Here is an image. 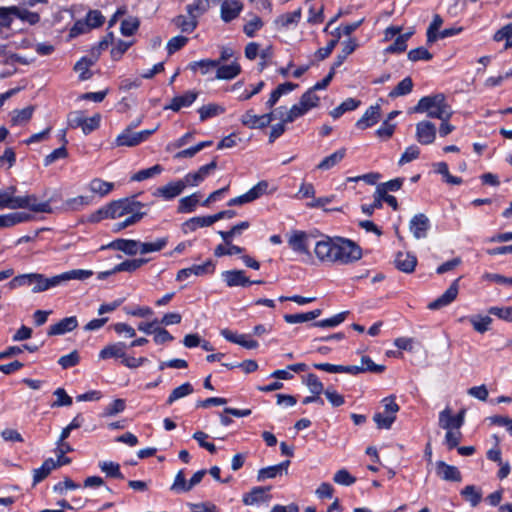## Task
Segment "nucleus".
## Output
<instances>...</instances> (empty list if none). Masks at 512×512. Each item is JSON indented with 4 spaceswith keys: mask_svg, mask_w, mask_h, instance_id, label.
<instances>
[{
    "mask_svg": "<svg viewBox=\"0 0 512 512\" xmlns=\"http://www.w3.org/2000/svg\"><path fill=\"white\" fill-rule=\"evenodd\" d=\"M250 227L248 221H242L234 225L229 231H219L218 234L221 236L226 245H230V241L236 235H239L242 230H246Z\"/></svg>",
    "mask_w": 512,
    "mask_h": 512,
    "instance_id": "nucleus-44",
    "label": "nucleus"
},
{
    "mask_svg": "<svg viewBox=\"0 0 512 512\" xmlns=\"http://www.w3.org/2000/svg\"><path fill=\"white\" fill-rule=\"evenodd\" d=\"M100 119L99 114L86 118L80 111L70 112L67 116L68 126L73 129L80 127L85 135L90 134L99 127Z\"/></svg>",
    "mask_w": 512,
    "mask_h": 512,
    "instance_id": "nucleus-6",
    "label": "nucleus"
},
{
    "mask_svg": "<svg viewBox=\"0 0 512 512\" xmlns=\"http://www.w3.org/2000/svg\"><path fill=\"white\" fill-rule=\"evenodd\" d=\"M198 93L195 91H186L182 95L172 98L169 105L164 107L165 110H172L174 112L180 111L184 107H189L197 99Z\"/></svg>",
    "mask_w": 512,
    "mask_h": 512,
    "instance_id": "nucleus-18",
    "label": "nucleus"
},
{
    "mask_svg": "<svg viewBox=\"0 0 512 512\" xmlns=\"http://www.w3.org/2000/svg\"><path fill=\"white\" fill-rule=\"evenodd\" d=\"M464 413V410H462L456 416H453L450 409H444L439 414L440 427L446 430L460 429L464 423Z\"/></svg>",
    "mask_w": 512,
    "mask_h": 512,
    "instance_id": "nucleus-13",
    "label": "nucleus"
},
{
    "mask_svg": "<svg viewBox=\"0 0 512 512\" xmlns=\"http://www.w3.org/2000/svg\"><path fill=\"white\" fill-rule=\"evenodd\" d=\"M220 333L227 341L238 344L246 349H255L259 345L256 340L247 339L246 335L233 333L227 328L222 329Z\"/></svg>",
    "mask_w": 512,
    "mask_h": 512,
    "instance_id": "nucleus-22",
    "label": "nucleus"
},
{
    "mask_svg": "<svg viewBox=\"0 0 512 512\" xmlns=\"http://www.w3.org/2000/svg\"><path fill=\"white\" fill-rule=\"evenodd\" d=\"M215 223L213 215L197 216L190 218L182 224V231L184 233L195 231L198 228L208 227Z\"/></svg>",
    "mask_w": 512,
    "mask_h": 512,
    "instance_id": "nucleus-24",
    "label": "nucleus"
},
{
    "mask_svg": "<svg viewBox=\"0 0 512 512\" xmlns=\"http://www.w3.org/2000/svg\"><path fill=\"white\" fill-rule=\"evenodd\" d=\"M96 59L83 57L74 66V70L79 72L80 80L84 81L91 78L92 73L90 67L94 65Z\"/></svg>",
    "mask_w": 512,
    "mask_h": 512,
    "instance_id": "nucleus-38",
    "label": "nucleus"
},
{
    "mask_svg": "<svg viewBox=\"0 0 512 512\" xmlns=\"http://www.w3.org/2000/svg\"><path fill=\"white\" fill-rule=\"evenodd\" d=\"M148 261H149V259H145V258L125 260L114 267V272H117V273L118 272H130L131 273V272H134L137 269H139L141 266L146 264Z\"/></svg>",
    "mask_w": 512,
    "mask_h": 512,
    "instance_id": "nucleus-40",
    "label": "nucleus"
},
{
    "mask_svg": "<svg viewBox=\"0 0 512 512\" xmlns=\"http://www.w3.org/2000/svg\"><path fill=\"white\" fill-rule=\"evenodd\" d=\"M168 243L167 237L158 238L153 242H140L139 253L147 254L158 252L165 248Z\"/></svg>",
    "mask_w": 512,
    "mask_h": 512,
    "instance_id": "nucleus-39",
    "label": "nucleus"
},
{
    "mask_svg": "<svg viewBox=\"0 0 512 512\" xmlns=\"http://www.w3.org/2000/svg\"><path fill=\"white\" fill-rule=\"evenodd\" d=\"M436 473L445 481L460 482L462 480L459 469L456 466L445 463L444 461H438L436 463Z\"/></svg>",
    "mask_w": 512,
    "mask_h": 512,
    "instance_id": "nucleus-19",
    "label": "nucleus"
},
{
    "mask_svg": "<svg viewBox=\"0 0 512 512\" xmlns=\"http://www.w3.org/2000/svg\"><path fill=\"white\" fill-rule=\"evenodd\" d=\"M186 188L184 180H178L176 182H170L165 186L159 187L156 190V195H159L167 200L173 199L180 195Z\"/></svg>",
    "mask_w": 512,
    "mask_h": 512,
    "instance_id": "nucleus-23",
    "label": "nucleus"
},
{
    "mask_svg": "<svg viewBox=\"0 0 512 512\" xmlns=\"http://www.w3.org/2000/svg\"><path fill=\"white\" fill-rule=\"evenodd\" d=\"M271 487H254L249 493L243 496V503L245 505H253L260 501H266L270 499V495L266 494Z\"/></svg>",
    "mask_w": 512,
    "mask_h": 512,
    "instance_id": "nucleus-27",
    "label": "nucleus"
},
{
    "mask_svg": "<svg viewBox=\"0 0 512 512\" xmlns=\"http://www.w3.org/2000/svg\"><path fill=\"white\" fill-rule=\"evenodd\" d=\"M436 127L430 121H421L416 124V139L422 145H429L435 141Z\"/></svg>",
    "mask_w": 512,
    "mask_h": 512,
    "instance_id": "nucleus-11",
    "label": "nucleus"
},
{
    "mask_svg": "<svg viewBox=\"0 0 512 512\" xmlns=\"http://www.w3.org/2000/svg\"><path fill=\"white\" fill-rule=\"evenodd\" d=\"M305 383L312 394L321 395L324 392L323 383L313 373L307 375Z\"/></svg>",
    "mask_w": 512,
    "mask_h": 512,
    "instance_id": "nucleus-60",
    "label": "nucleus"
},
{
    "mask_svg": "<svg viewBox=\"0 0 512 512\" xmlns=\"http://www.w3.org/2000/svg\"><path fill=\"white\" fill-rule=\"evenodd\" d=\"M32 284H34L32 292L39 293V292L46 291L50 288L59 286L60 281H59L58 275L53 276L51 278H46L43 274L30 273V274H23V275L14 277L9 282L8 285L11 289H15L20 286L32 285Z\"/></svg>",
    "mask_w": 512,
    "mask_h": 512,
    "instance_id": "nucleus-3",
    "label": "nucleus"
},
{
    "mask_svg": "<svg viewBox=\"0 0 512 512\" xmlns=\"http://www.w3.org/2000/svg\"><path fill=\"white\" fill-rule=\"evenodd\" d=\"M301 13V8H298L294 12L280 15L276 22L279 23L282 27H288L291 24L298 23L301 18Z\"/></svg>",
    "mask_w": 512,
    "mask_h": 512,
    "instance_id": "nucleus-57",
    "label": "nucleus"
},
{
    "mask_svg": "<svg viewBox=\"0 0 512 512\" xmlns=\"http://www.w3.org/2000/svg\"><path fill=\"white\" fill-rule=\"evenodd\" d=\"M380 117H381L380 105H378V104L372 105L365 111L363 116L356 122V127L361 130H365V129L375 125L376 123H378V121L380 120Z\"/></svg>",
    "mask_w": 512,
    "mask_h": 512,
    "instance_id": "nucleus-17",
    "label": "nucleus"
},
{
    "mask_svg": "<svg viewBox=\"0 0 512 512\" xmlns=\"http://www.w3.org/2000/svg\"><path fill=\"white\" fill-rule=\"evenodd\" d=\"M220 64V61H215L211 59H203L200 61L192 62L188 65V68L194 72L200 70L201 74L205 75L211 70L217 68Z\"/></svg>",
    "mask_w": 512,
    "mask_h": 512,
    "instance_id": "nucleus-42",
    "label": "nucleus"
},
{
    "mask_svg": "<svg viewBox=\"0 0 512 512\" xmlns=\"http://www.w3.org/2000/svg\"><path fill=\"white\" fill-rule=\"evenodd\" d=\"M35 107L30 105L20 110L12 111L11 123L12 125H21L29 122L32 118Z\"/></svg>",
    "mask_w": 512,
    "mask_h": 512,
    "instance_id": "nucleus-37",
    "label": "nucleus"
},
{
    "mask_svg": "<svg viewBox=\"0 0 512 512\" xmlns=\"http://www.w3.org/2000/svg\"><path fill=\"white\" fill-rule=\"evenodd\" d=\"M15 186H9L0 190V209H29L36 213H51L50 201L38 202L34 194L25 196H14Z\"/></svg>",
    "mask_w": 512,
    "mask_h": 512,
    "instance_id": "nucleus-1",
    "label": "nucleus"
},
{
    "mask_svg": "<svg viewBox=\"0 0 512 512\" xmlns=\"http://www.w3.org/2000/svg\"><path fill=\"white\" fill-rule=\"evenodd\" d=\"M321 313L320 309H315L306 313L286 314L284 320L289 324L303 323L316 319Z\"/></svg>",
    "mask_w": 512,
    "mask_h": 512,
    "instance_id": "nucleus-30",
    "label": "nucleus"
},
{
    "mask_svg": "<svg viewBox=\"0 0 512 512\" xmlns=\"http://www.w3.org/2000/svg\"><path fill=\"white\" fill-rule=\"evenodd\" d=\"M470 323L472 324L475 331L483 334L490 329V325L492 323V318L490 316H472L469 318Z\"/></svg>",
    "mask_w": 512,
    "mask_h": 512,
    "instance_id": "nucleus-48",
    "label": "nucleus"
},
{
    "mask_svg": "<svg viewBox=\"0 0 512 512\" xmlns=\"http://www.w3.org/2000/svg\"><path fill=\"white\" fill-rule=\"evenodd\" d=\"M395 419H396V416L386 415L385 412L384 413L378 412V413L374 414V416H373V420L375 421V423L379 429H389L392 426Z\"/></svg>",
    "mask_w": 512,
    "mask_h": 512,
    "instance_id": "nucleus-64",
    "label": "nucleus"
},
{
    "mask_svg": "<svg viewBox=\"0 0 512 512\" xmlns=\"http://www.w3.org/2000/svg\"><path fill=\"white\" fill-rule=\"evenodd\" d=\"M199 203L198 193H193L190 196L183 197L179 201L178 212L179 213H191L195 210Z\"/></svg>",
    "mask_w": 512,
    "mask_h": 512,
    "instance_id": "nucleus-45",
    "label": "nucleus"
},
{
    "mask_svg": "<svg viewBox=\"0 0 512 512\" xmlns=\"http://www.w3.org/2000/svg\"><path fill=\"white\" fill-rule=\"evenodd\" d=\"M140 22L137 17H128L121 22V33L124 36H132L139 28Z\"/></svg>",
    "mask_w": 512,
    "mask_h": 512,
    "instance_id": "nucleus-54",
    "label": "nucleus"
},
{
    "mask_svg": "<svg viewBox=\"0 0 512 512\" xmlns=\"http://www.w3.org/2000/svg\"><path fill=\"white\" fill-rule=\"evenodd\" d=\"M432 57L433 55L425 47H418L408 52V59L413 62L419 60L429 61Z\"/></svg>",
    "mask_w": 512,
    "mask_h": 512,
    "instance_id": "nucleus-63",
    "label": "nucleus"
},
{
    "mask_svg": "<svg viewBox=\"0 0 512 512\" xmlns=\"http://www.w3.org/2000/svg\"><path fill=\"white\" fill-rule=\"evenodd\" d=\"M99 468L107 477L124 479V475L120 471V465L113 461H103L99 463Z\"/></svg>",
    "mask_w": 512,
    "mask_h": 512,
    "instance_id": "nucleus-43",
    "label": "nucleus"
},
{
    "mask_svg": "<svg viewBox=\"0 0 512 512\" xmlns=\"http://www.w3.org/2000/svg\"><path fill=\"white\" fill-rule=\"evenodd\" d=\"M77 325L78 321L75 316L66 317L60 320L58 323L51 325L47 334L49 336L63 335L67 332L73 331Z\"/></svg>",
    "mask_w": 512,
    "mask_h": 512,
    "instance_id": "nucleus-21",
    "label": "nucleus"
},
{
    "mask_svg": "<svg viewBox=\"0 0 512 512\" xmlns=\"http://www.w3.org/2000/svg\"><path fill=\"white\" fill-rule=\"evenodd\" d=\"M216 168H217V161L215 158L210 163L201 166L198 169V171H196L194 173H188L184 177L183 180L186 183V186H197Z\"/></svg>",
    "mask_w": 512,
    "mask_h": 512,
    "instance_id": "nucleus-14",
    "label": "nucleus"
},
{
    "mask_svg": "<svg viewBox=\"0 0 512 512\" xmlns=\"http://www.w3.org/2000/svg\"><path fill=\"white\" fill-rule=\"evenodd\" d=\"M460 495L472 507H476L482 501L483 492L475 485H467L461 490Z\"/></svg>",
    "mask_w": 512,
    "mask_h": 512,
    "instance_id": "nucleus-26",
    "label": "nucleus"
},
{
    "mask_svg": "<svg viewBox=\"0 0 512 512\" xmlns=\"http://www.w3.org/2000/svg\"><path fill=\"white\" fill-rule=\"evenodd\" d=\"M209 0H193V3L186 6V11L191 19L197 20L209 9Z\"/></svg>",
    "mask_w": 512,
    "mask_h": 512,
    "instance_id": "nucleus-33",
    "label": "nucleus"
},
{
    "mask_svg": "<svg viewBox=\"0 0 512 512\" xmlns=\"http://www.w3.org/2000/svg\"><path fill=\"white\" fill-rule=\"evenodd\" d=\"M357 48V42L355 39H348L343 42V48L341 52L337 55L335 61L333 62L331 68L336 71L338 67H340L346 58L352 54Z\"/></svg>",
    "mask_w": 512,
    "mask_h": 512,
    "instance_id": "nucleus-29",
    "label": "nucleus"
},
{
    "mask_svg": "<svg viewBox=\"0 0 512 512\" xmlns=\"http://www.w3.org/2000/svg\"><path fill=\"white\" fill-rule=\"evenodd\" d=\"M140 241L132 239H116L107 245H103L101 250L114 249L122 251L127 255L134 256L139 252Z\"/></svg>",
    "mask_w": 512,
    "mask_h": 512,
    "instance_id": "nucleus-12",
    "label": "nucleus"
},
{
    "mask_svg": "<svg viewBox=\"0 0 512 512\" xmlns=\"http://www.w3.org/2000/svg\"><path fill=\"white\" fill-rule=\"evenodd\" d=\"M14 17L19 18L22 21H26L31 25L38 23L40 20L38 13L31 12L27 9H22L19 7H16V11H14Z\"/></svg>",
    "mask_w": 512,
    "mask_h": 512,
    "instance_id": "nucleus-59",
    "label": "nucleus"
},
{
    "mask_svg": "<svg viewBox=\"0 0 512 512\" xmlns=\"http://www.w3.org/2000/svg\"><path fill=\"white\" fill-rule=\"evenodd\" d=\"M385 194V191L384 189H381V190H378L376 188V191L374 193V201L372 204L370 205H362L361 209L363 211V213L367 214V215H372L374 210L375 209H380L382 208V197L383 195Z\"/></svg>",
    "mask_w": 512,
    "mask_h": 512,
    "instance_id": "nucleus-56",
    "label": "nucleus"
},
{
    "mask_svg": "<svg viewBox=\"0 0 512 512\" xmlns=\"http://www.w3.org/2000/svg\"><path fill=\"white\" fill-rule=\"evenodd\" d=\"M315 237L304 231H292L288 238L289 247L299 254L309 255V248L313 244Z\"/></svg>",
    "mask_w": 512,
    "mask_h": 512,
    "instance_id": "nucleus-7",
    "label": "nucleus"
},
{
    "mask_svg": "<svg viewBox=\"0 0 512 512\" xmlns=\"http://www.w3.org/2000/svg\"><path fill=\"white\" fill-rule=\"evenodd\" d=\"M172 491L176 493H185L189 491L188 482L185 479L184 471L180 470L174 479V482L170 488Z\"/></svg>",
    "mask_w": 512,
    "mask_h": 512,
    "instance_id": "nucleus-62",
    "label": "nucleus"
},
{
    "mask_svg": "<svg viewBox=\"0 0 512 512\" xmlns=\"http://www.w3.org/2000/svg\"><path fill=\"white\" fill-rule=\"evenodd\" d=\"M320 98L315 94L313 89H308L300 98L302 106H305L308 111L318 106Z\"/></svg>",
    "mask_w": 512,
    "mask_h": 512,
    "instance_id": "nucleus-61",
    "label": "nucleus"
},
{
    "mask_svg": "<svg viewBox=\"0 0 512 512\" xmlns=\"http://www.w3.org/2000/svg\"><path fill=\"white\" fill-rule=\"evenodd\" d=\"M126 402L124 399H115L112 403L105 407L102 416L111 417L125 410Z\"/></svg>",
    "mask_w": 512,
    "mask_h": 512,
    "instance_id": "nucleus-55",
    "label": "nucleus"
},
{
    "mask_svg": "<svg viewBox=\"0 0 512 512\" xmlns=\"http://www.w3.org/2000/svg\"><path fill=\"white\" fill-rule=\"evenodd\" d=\"M163 171V167L159 164H156L150 168L143 169L138 171L136 174L132 176L133 181H143L148 178H151L155 175L160 174Z\"/></svg>",
    "mask_w": 512,
    "mask_h": 512,
    "instance_id": "nucleus-53",
    "label": "nucleus"
},
{
    "mask_svg": "<svg viewBox=\"0 0 512 512\" xmlns=\"http://www.w3.org/2000/svg\"><path fill=\"white\" fill-rule=\"evenodd\" d=\"M222 278L228 287H246L251 285V280L243 270H227L222 272Z\"/></svg>",
    "mask_w": 512,
    "mask_h": 512,
    "instance_id": "nucleus-16",
    "label": "nucleus"
},
{
    "mask_svg": "<svg viewBox=\"0 0 512 512\" xmlns=\"http://www.w3.org/2000/svg\"><path fill=\"white\" fill-rule=\"evenodd\" d=\"M126 345L123 342H117L110 345L105 346L99 354L101 359H109V358H124L126 355L125 352Z\"/></svg>",
    "mask_w": 512,
    "mask_h": 512,
    "instance_id": "nucleus-28",
    "label": "nucleus"
},
{
    "mask_svg": "<svg viewBox=\"0 0 512 512\" xmlns=\"http://www.w3.org/2000/svg\"><path fill=\"white\" fill-rule=\"evenodd\" d=\"M93 200L92 196H77L74 198L67 199L64 202V209L67 211H79L83 207L88 206Z\"/></svg>",
    "mask_w": 512,
    "mask_h": 512,
    "instance_id": "nucleus-35",
    "label": "nucleus"
},
{
    "mask_svg": "<svg viewBox=\"0 0 512 512\" xmlns=\"http://www.w3.org/2000/svg\"><path fill=\"white\" fill-rule=\"evenodd\" d=\"M224 111H225V109L222 106L214 104V103L204 105V106L200 107L198 110L201 121H205L209 118H212L219 114H222Z\"/></svg>",
    "mask_w": 512,
    "mask_h": 512,
    "instance_id": "nucleus-49",
    "label": "nucleus"
},
{
    "mask_svg": "<svg viewBox=\"0 0 512 512\" xmlns=\"http://www.w3.org/2000/svg\"><path fill=\"white\" fill-rule=\"evenodd\" d=\"M214 270H215V264L210 259L201 265H193V266L189 267L190 274L196 275V276L210 274V273H213Z\"/></svg>",
    "mask_w": 512,
    "mask_h": 512,
    "instance_id": "nucleus-58",
    "label": "nucleus"
},
{
    "mask_svg": "<svg viewBox=\"0 0 512 512\" xmlns=\"http://www.w3.org/2000/svg\"><path fill=\"white\" fill-rule=\"evenodd\" d=\"M193 391V386L189 382H186L172 390L167 399V404L171 405L176 400L191 394Z\"/></svg>",
    "mask_w": 512,
    "mask_h": 512,
    "instance_id": "nucleus-47",
    "label": "nucleus"
},
{
    "mask_svg": "<svg viewBox=\"0 0 512 512\" xmlns=\"http://www.w3.org/2000/svg\"><path fill=\"white\" fill-rule=\"evenodd\" d=\"M241 72V67L237 62H233L229 65H222L217 67L216 78L229 80L235 78Z\"/></svg>",
    "mask_w": 512,
    "mask_h": 512,
    "instance_id": "nucleus-31",
    "label": "nucleus"
},
{
    "mask_svg": "<svg viewBox=\"0 0 512 512\" xmlns=\"http://www.w3.org/2000/svg\"><path fill=\"white\" fill-rule=\"evenodd\" d=\"M409 228L415 238H425L430 228V221L425 214L419 213L411 219Z\"/></svg>",
    "mask_w": 512,
    "mask_h": 512,
    "instance_id": "nucleus-15",
    "label": "nucleus"
},
{
    "mask_svg": "<svg viewBox=\"0 0 512 512\" xmlns=\"http://www.w3.org/2000/svg\"><path fill=\"white\" fill-rule=\"evenodd\" d=\"M55 469L54 460L52 458L46 459L40 468L33 471V481L37 484L44 480L52 470Z\"/></svg>",
    "mask_w": 512,
    "mask_h": 512,
    "instance_id": "nucleus-41",
    "label": "nucleus"
},
{
    "mask_svg": "<svg viewBox=\"0 0 512 512\" xmlns=\"http://www.w3.org/2000/svg\"><path fill=\"white\" fill-rule=\"evenodd\" d=\"M335 244L336 240L326 238L319 241L314 240L312 245H314V252L319 260L333 263Z\"/></svg>",
    "mask_w": 512,
    "mask_h": 512,
    "instance_id": "nucleus-10",
    "label": "nucleus"
},
{
    "mask_svg": "<svg viewBox=\"0 0 512 512\" xmlns=\"http://www.w3.org/2000/svg\"><path fill=\"white\" fill-rule=\"evenodd\" d=\"M146 215H147V212L144 211V212H140V213H136V214L127 216L125 218V220L115 223L113 225L112 231L117 233V232H120V231L126 229L129 226L135 225Z\"/></svg>",
    "mask_w": 512,
    "mask_h": 512,
    "instance_id": "nucleus-46",
    "label": "nucleus"
},
{
    "mask_svg": "<svg viewBox=\"0 0 512 512\" xmlns=\"http://www.w3.org/2000/svg\"><path fill=\"white\" fill-rule=\"evenodd\" d=\"M346 155V149L341 148L331 155L325 157L318 165L317 168L320 170H329L337 165Z\"/></svg>",
    "mask_w": 512,
    "mask_h": 512,
    "instance_id": "nucleus-34",
    "label": "nucleus"
},
{
    "mask_svg": "<svg viewBox=\"0 0 512 512\" xmlns=\"http://www.w3.org/2000/svg\"><path fill=\"white\" fill-rule=\"evenodd\" d=\"M93 275L92 270L74 269L58 275L60 285L70 280H86Z\"/></svg>",
    "mask_w": 512,
    "mask_h": 512,
    "instance_id": "nucleus-32",
    "label": "nucleus"
},
{
    "mask_svg": "<svg viewBox=\"0 0 512 512\" xmlns=\"http://www.w3.org/2000/svg\"><path fill=\"white\" fill-rule=\"evenodd\" d=\"M268 188V183L266 181H260L255 186H253L248 192L238 197L232 198L228 201V206H240L246 203L253 202L254 200L261 197L266 193Z\"/></svg>",
    "mask_w": 512,
    "mask_h": 512,
    "instance_id": "nucleus-8",
    "label": "nucleus"
},
{
    "mask_svg": "<svg viewBox=\"0 0 512 512\" xmlns=\"http://www.w3.org/2000/svg\"><path fill=\"white\" fill-rule=\"evenodd\" d=\"M113 188V183L104 181L99 178H95L89 183L90 191L98 194L101 197L108 195L113 190Z\"/></svg>",
    "mask_w": 512,
    "mask_h": 512,
    "instance_id": "nucleus-36",
    "label": "nucleus"
},
{
    "mask_svg": "<svg viewBox=\"0 0 512 512\" xmlns=\"http://www.w3.org/2000/svg\"><path fill=\"white\" fill-rule=\"evenodd\" d=\"M459 281L460 278L454 280L450 287L441 296L428 304V308L430 310H437L452 303L458 295Z\"/></svg>",
    "mask_w": 512,
    "mask_h": 512,
    "instance_id": "nucleus-9",
    "label": "nucleus"
},
{
    "mask_svg": "<svg viewBox=\"0 0 512 512\" xmlns=\"http://www.w3.org/2000/svg\"><path fill=\"white\" fill-rule=\"evenodd\" d=\"M333 263L349 264L362 257V249L349 239L337 238L334 247Z\"/></svg>",
    "mask_w": 512,
    "mask_h": 512,
    "instance_id": "nucleus-4",
    "label": "nucleus"
},
{
    "mask_svg": "<svg viewBox=\"0 0 512 512\" xmlns=\"http://www.w3.org/2000/svg\"><path fill=\"white\" fill-rule=\"evenodd\" d=\"M242 9V4L236 0H225L221 5V18L225 22L235 19Z\"/></svg>",
    "mask_w": 512,
    "mask_h": 512,
    "instance_id": "nucleus-25",
    "label": "nucleus"
},
{
    "mask_svg": "<svg viewBox=\"0 0 512 512\" xmlns=\"http://www.w3.org/2000/svg\"><path fill=\"white\" fill-rule=\"evenodd\" d=\"M349 312L345 311V312H341L329 319H324V320H320V321H317V322H314L312 324V326H315V327H322V328H326V327H336L338 326L339 324H341L346 316L348 315Z\"/></svg>",
    "mask_w": 512,
    "mask_h": 512,
    "instance_id": "nucleus-52",
    "label": "nucleus"
},
{
    "mask_svg": "<svg viewBox=\"0 0 512 512\" xmlns=\"http://www.w3.org/2000/svg\"><path fill=\"white\" fill-rule=\"evenodd\" d=\"M308 112V109L305 106H302V103L299 101L297 104L293 105L289 111L286 112L285 118L281 117V120L284 123H292L297 118L303 116Z\"/></svg>",
    "mask_w": 512,
    "mask_h": 512,
    "instance_id": "nucleus-51",
    "label": "nucleus"
},
{
    "mask_svg": "<svg viewBox=\"0 0 512 512\" xmlns=\"http://www.w3.org/2000/svg\"><path fill=\"white\" fill-rule=\"evenodd\" d=\"M394 263L398 270L404 273H412L417 265V258L410 252H398Z\"/></svg>",
    "mask_w": 512,
    "mask_h": 512,
    "instance_id": "nucleus-20",
    "label": "nucleus"
},
{
    "mask_svg": "<svg viewBox=\"0 0 512 512\" xmlns=\"http://www.w3.org/2000/svg\"><path fill=\"white\" fill-rule=\"evenodd\" d=\"M413 89V81L410 77L404 78L397 86L389 93L390 98H396L409 94Z\"/></svg>",
    "mask_w": 512,
    "mask_h": 512,
    "instance_id": "nucleus-50",
    "label": "nucleus"
},
{
    "mask_svg": "<svg viewBox=\"0 0 512 512\" xmlns=\"http://www.w3.org/2000/svg\"><path fill=\"white\" fill-rule=\"evenodd\" d=\"M110 219H117L124 216L144 212L145 204L136 201L134 197L122 198L119 200L111 201L109 204Z\"/></svg>",
    "mask_w": 512,
    "mask_h": 512,
    "instance_id": "nucleus-5",
    "label": "nucleus"
},
{
    "mask_svg": "<svg viewBox=\"0 0 512 512\" xmlns=\"http://www.w3.org/2000/svg\"><path fill=\"white\" fill-rule=\"evenodd\" d=\"M412 113H424L431 118L450 119L453 115L451 106L442 93L422 97L417 105L411 109Z\"/></svg>",
    "mask_w": 512,
    "mask_h": 512,
    "instance_id": "nucleus-2",
    "label": "nucleus"
}]
</instances>
